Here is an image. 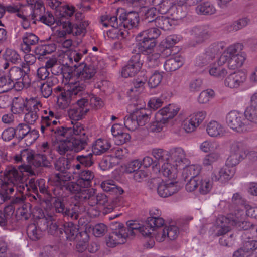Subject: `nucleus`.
Instances as JSON below:
<instances>
[{"mask_svg": "<svg viewBox=\"0 0 257 257\" xmlns=\"http://www.w3.org/2000/svg\"><path fill=\"white\" fill-rule=\"evenodd\" d=\"M85 89L86 84L79 82H76L67 90L63 89L59 86L54 88V93L57 95L59 107L64 109L74 104L77 97L84 93Z\"/></svg>", "mask_w": 257, "mask_h": 257, "instance_id": "nucleus-1", "label": "nucleus"}, {"mask_svg": "<svg viewBox=\"0 0 257 257\" xmlns=\"http://www.w3.org/2000/svg\"><path fill=\"white\" fill-rule=\"evenodd\" d=\"M243 48V45L239 43L230 45L219 57L218 63L223 65L227 62L231 69L241 67L245 60L244 56L239 54Z\"/></svg>", "mask_w": 257, "mask_h": 257, "instance_id": "nucleus-2", "label": "nucleus"}, {"mask_svg": "<svg viewBox=\"0 0 257 257\" xmlns=\"http://www.w3.org/2000/svg\"><path fill=\"white\" fill-rule=\"evenodd\" d=\"M56 199L53 202V205L56 213L61 214L73 220H77L80 214L85 211V207L80 202H77L70 207H66L62 198L55 196Z\"/></svg>", "mask_w": 257, "mask_h": 257, "instance_id": "nucleus-3", "label": "nucleus"}, {"mask_svg": "<svg viewBox=\"0 0 257 257\" xmlns=\"http://www.w3.org/2000/svg\"><path fill=\"white\" fill-rule=\"evenodd\" d=\"M179 110L178 106L173 104H170L159 110L155 114V121L151 126V131L157 132L161 131L163 125L169 119H171L176 115Z\"/></svg>", "mask_w": 257, "mask_h": 257, "instance_id": "nucleus-4", "label": "nucleus"}, {"mask_svg": "<svg viewBox=\"0 0 257 257\" xmlns=\"http://www.w3.org/2000/svg\"><path fill=\"white\" fill-rule=\"evenodd\" d=\"M245 114L233 110L229 112L226 115V121L228 126L234 131L239 133H243L250 129Z\"/></svg>", "mask_w": 257, "mask_h": 257, "instance_id": "nucleus-5", "label": "nucleus"}, {"mask_svg": "<svg viewBox=\"0 0 257 257\" xmlns=\"http://www.w3.org/2000/svg\"><path fill=\"white\" fill-rule=\"evenodd\" d=\"M60 181V185L57 183L53 185L55 187L52 189L55 196H58L59 197H65L66 194H64L65 191H67L71 193L75 194L76 199H78L80 202H84V200H82L79 197V195L83 192L85 189H82L83 188L81 185L78 183V182H68L69 181H64L63 182Z\"/></svg>", "mask_w": 257, "mask_h": 257, "instance_id": "nucleus-6", "label": "nucleus"}, {"mask_svg": "<svg viewBox=\"0 0 257 257\" xmlns=\"http://www.w3.org/2000/svg\"><path fill=\"white\" fill-rule=\"evenodd\" d=\"M70 161L65 158H60L55 163V168L59 171V173H55L51 177V180L52 185L56 183L60 185L61 182L65 181H70L71 179V174L66 171L70 168Z\"/></svg>", "mask_w": 257, "mask_h": 257, "instance_id": "nucleus-7", "label": "nucleus"}, {"mask_svg": "<svg viewBox=\"0 0 257 257\" xmlns=\"http://www.w3.org/2000/svg\"><path fill=\"white\" fill-rule=\"evenodd\" d=\"M114 230L106 239V244L108 247H114L117 244H123L128 237V233L123 225L119 223H116L112 225Z\"/></svg>", "mask_w": 257, "mask_h": 257, "instance_id": "nucleus-8", "label": "nucleus"}, {"mask_svg": "<svg viewBox=\"0 0 257 257\" xmlns=\"http://www.w3.org/2000/svg\"><path fill=\"white\" fill-rule=\"evenodd\" d=\"M79 197L85 202L92 207L95 205L106 206L108 204V198L106 195L103 193L95 194V191L92 190H85L79 195Z\"/></svg>", "mask_w": 257, "mask_h": 257, "instance_id": "nucleus-9", "label": "nucleus"}, {"mask_svg": "<svg viewBox=\"0 0 257 257\" xmlns=\"http://www.w3.org/2000/svg\"><path fill=\"white\" fill-rule=\"evenodd\" d=\"M74 67L78 78L81 81H84V82L80 81L78 82L85 84L86 86L93 79L96 73V69L94 66L87 65L84 63H81L78 65L75 64Z\"/></svg>", "mask_w": 257, "mask_h": 257, "instance_id": "nucleus-10", "label": "nucleus"}, {"mask_svg": "<svg viewBox=\"0 0 257 257\" xmlns=\"http://www.w3.org/2000/svg\"><path fill=\"white\" fill-rule=\"evenodd\" d=\"M225 47L223 42H215L211 44L206 50L205 53L198 58L201 62L198 63L199 65H204L208 63L213 60L216 56L220 54Z\"/></svg>", "mask_w": 257, "mask_h": 257, "instance_id": "nucleus-11", "label": "nucleus"}, {"mask_svg": "<svg viewBox=\"0 0 257 257\" xmlns=\"http://www.w3.org/2000/svg\"><path fill=\"white\" fill-rule=\"evenodd\" d=\"M29 183L30 184V187L32 189L33 192L36 194V196H30V201H37V198L39 199V201L42 199V196L39 195L38 193V187L40 192L46 196V200L48 201H51L52 198L51 194L49 190H48V187L45 185V181L44 179L38 180L36 182L33 179H31L29 180Z\"/></svg>", "mask_w": 257, "mask_h": 257, "instance_id": "nucleus-12", "label": "nucleus"}, {"mask_svg": "<svg viewBox=\"0 0 257 257\" xmlns=\"http://www.w3.org/2000/svg\"><path fill=\"white\" fill-rule=\"evenodd\" d=\"M14 129L15 137L19 141L26 138L29 141V143L32 144L38 137V132L35 129L31 130L29 125L27 123H20Z\"/></svg>", "mask_w": 257, "mask_h": 257, "instance_id": "nucleus-13", "label": "nucleus"}, {"mask_svg": "<svg viewBox=\"0 0 257 257\" xmlns=\"http://www.w3.org/2000/svg\"><path fill=\"white\" fill-rule=\"evenodd\" d=\"M41 108L42 104L40 101L33 98H30L26 110L28 112L24 117V121L28 125L34 124L39 118V112Z\"/></svg>", "mask_w": 257, "mask_h": 257, "instance_id": "nucleus-14", "label": "nucleus"}, {"mask_svg": "<svg viewBox=\"0 0 257 257\" xmlns=\"http://www.w3.org/2000/svg\"><path fill=\"white\" fill-rule=\"evenodd\" d=\"M44 137L49 138L53 142L69 139L68 127L59 125L47 127L45 132H41Z\"/></svg>", "mask_w": 257, "mask_h": 257, "instance_id": "nucleus-15", "label": "nucleus"}, {"mask_svg": "<svg viewBox=\"0 0 257 257\" xmlns=\"http://www.w3.org/2000/svg\"><path fill=\"white\" fill-rule=\"evenodd\" d=\"M242 211H239L237 215L229 214L225 218L226 222L232 225L235 226L239 230H248L253 225L250 222L243 220L242 217Z\"/></svg>", "mask_w": 257, "mask_h": 257, "instance_id": "nucleus-16", "label": "nucleus"}, {"mask_svg": "<svg viewBox=\"0 0 257 257\" xmlns=\"http://www.w3.org/2000/svg\"><path fill=\"white\" fill-rule=\"evenodd\" d=\"M180 189L177 182H162L158 185L157 192L160 197L166 198L177 193Z\"/></svg>", "mask_w": 257, "mask_h": 257, "instance_id": "nucleus-17", "label": "nucleus"}, {"mask_svg": "<svg viewBox=\"0 0 257 257\" xmlns=\"http://www.w3.org/2000/svg\"><path fill=\"white\" fill-rule=\"evenodd\" d=\"M246 78V75L243 72H234L230 74L225 78L224 84L230 88H236L244 82Z\"/></svg>", "mask_w": 257, "mask_h": 257, "instance_id": "nucleus-18", "label": "nucleus"}, {"mask_svg": "<svg viewBox=\"0 0 257 257\" xmlns=\"http://www.w3.org/2000/svg\"><path fill=\"white\" fill-rule=\"evenodd\" d=\"M119 25H122L125 29L136 28L139 22V15L134 12H131L128 14H122L119 16Z\"/></svg>", "mask_w": 257, "mask_h": 257, "instance_id": "nucleus-19", "label": "nucleus"}, {"mask_svg": "<svg viewBox=\"0 0 257 257\" xmlns=\"http://www.w3.org/2000/svg\"><path fill=\"white\" fill-rule=\"evenodd\" d=\"M64 233L62 235V238H65L67 240L70 241L74 240L76 238H78L79 236H82L83 235L87 237V234L85 231L78 232V229L72 222H67L63 226Z\"/></svg>", "mask_w": 257, "mask_h": 257, "instance_id": "nucleus-20", "label": "nucleus"}, {"mask_svg": "<svg viewBox=\"0 0 257 257\" xmlns=\"http://www.w3.org/2000/svg\"><path fill=\"white\" fill-rule=\"evenodd\" d=\"M27 161L30 164H32L35 167H49L50 166V163L47 159L46 154H35L29 151Z\"/></svg>", "mask_w": 257, "mask_h": 257, "instance_id": "nucleus-21", "label": "nucleus"}, {"mask_svg": "<svg viewBox=\"0 0 257 257\" xmlns=\"http://www.w3.org/2000/svg\"><path fill=\"white\" fill-rule=\"evenodd\" d=\"M71 126L68 127V137L83 138L87 135V130L83 124L78 121H71Z\"/></svg>", "mask_w": 257, "mask_h": 257, "instance_id": "nucleus-22", "label": "nucleus"}, {"mask_svg": "<svg viewBox=\"0 0 257 257\" xmlns=\"http://www.w3.org/2000/svg\"><path fill=\"white\" fill-rule=\"evenodd\" d=\"M22 39V49L25 53H29L31 50V47L36 45L39 40V37L32 32H26Z\"/></svg>", "mask_w": 257, "mask_h": 257, "instance_id": "nucleus-23", "label": "nucleus"}, {"mask_svg": "<svg viewBox=\"0 0 257 257\" xmlns=\"http://www.w3.org/2000/svg\"><path fill=\"white\" fill-rule=\"evenodd\" d=\"M138 43L137 45L139 51L145 54H149L153 51L157 44L156 40L149 39L146 37L137 38Z\"/></svg>", "mask_w": 257, "mask_h": 257, "instance_id": "nucleus-24", "label": "nucleus"}, {"mask_svg": "<svg viewBox=\"0 0 257 257\" xmlns=\"http://www.w3.org/2000/svg\"><path fill=\"white\" fill-rule=\"evenodd\" d=\"M196 41L197 43H201L209 39L211 32L207 26L195 27L192 30Z\"/></svg>", "mask_w": 257, "mask_h": 257, "instance_id": "nucleus-25", "label": "nucleus"}, {"mask_svg": "<svg viewBox=\"0 0 257 257\" xmlns=\"http://www.w3.org/2000/svg\"><path fill=\"white\" fill-rule=\"evenodd\" d=\"M111 146V143L108 140L98 139L93 144L92 151L95 155H100L107 152Z\"/></svg>", "mask_w": 257, "mask_h": 257, "instance_id": "nucleus-26", "label": "nucleus"}, {"mask_svg": "<svg viewBox=\"0 0 257 257\" xmlns=\"http://www.w3.org/2000/svg\"><path fill=\"white\" fill-rule=\"evenodd\" d=\"M245 114L250 121L257 123V93L251 96L250 105L246 109Z\"/></svg>", "mask_w": 257, "mask_h": 257, "instance_id": "nucleus-27", "label": "nucleus"}, {"mask_svg": "<svg viewBox=\"0 0 257 257\" xmlns=\"http://www.w3.org/2000/svg\"><path fill=\"white\" fill-rule=\"evenodd\" d=\"M184 63V58L180 55L171 56L164 64V68L167 71H174L179 68Z\"/></svg>", "mask_w": 257, "mask_h": 257, "instance_id": "nucleus-28", "label": "nucleus"}, {"mask_svg": "<svg viewBox=\"0 0 257 257\" xmlns=\"http://www.w3.org/2000/svg\"><path fill=\"white\" fill-rule=\"evenodd\" d=\"M29 71V67H26L25 64L23 65L22 67L14 66L10 69L8 77H9L15 84L17 80H20Z\"/></svg>", "mask_w": 257, "mask_h": 257, "instance_id": "nucleus-29", "label": "nucleus"}, {"mask_svg": "<svg viewBox=\"0 0 257 257\" xmlns=\"http://www.w3.org/2000/svg\"><path fill=\"white\" fill-rule=\"evenodd\" d=\"M206 131L212 137H221L225 133L224 127L216 121H211L208 124Z\"/></svg>", "mask_w": 257, "mask_h": 257, "instance_id": "nucleus-30", "label": "nucleus"}, {"mask_svg": "<svg viewBox=\"0 0 257 257\" xmlns=\"http://www.w3.org/2000/svg\"><path fill=\"white\" fill-rule=\"evenodd\" d=\"M29 99H24L21 97H15L12 101L11 111L13 114H19L22 113L24 109H27V105Z\"/></svg>", "mask_w": 257, "mask_h": 257, "instance_id": "nucleus-31", "label": "nucleus"}, {"mask_svg": "<svg viewBox=\"0 0 257 257\" xmlns=\"http://www.w3.org/2000/svg\"><path fill=\"white\" fill-rule=\"evenodd\" d=\"M5 176L8 178L10 182H5L4 183L15 184L16 182H20L22 180L23 174L22 171H18L14 167H9L6 170L5 172Z\"/></svg>", "mask_w": 257, "mask_h": 257, "instance_id": "nucleus-32", "label": "nucleus"}, {"mask_svg": "<svg viewBox=\"0 0 257 257\" xmlns=\"http://www.w3.org/2000/svg\"><path fill=\"white\" fill-rule=\"evenodd\" d=\"M94 178V173L89 170L86 169L79 173L77 182L83 188H88L91 186L92 181Z\"/></svg>", "mask_w": 257, "mask_h": 257, "instance_id": "nucleus-33", "label": "nucleus"}, {"mask_svg": "<svg viewBox=\"0 0 257 257\" xmlns=\"http://www.w3.org/2000/svg\"><path fill=\"white\" fill-rule=\"evenodd\" d=\"M186 154L184 150L181 148L174 149L171 152L172 159L175 162L176 166H181L188 163V159L186 158Z\"/></svg>", "mask_w": 257, "mask_h": 257, "instance_id": "nucleus-34", "label": "nucleus"}, {"mask_svg": "<svg viewBox=\"0 0 257 257\" xmlns=\"http://www.w3.org/2000/svg\"><path fill=\"white\" fill-rule=\"evenodd\" d=\"M56 50V46L54 43L43 44L38 45L35 49V55L37 56L38 60L41 59L42 56L46 55L53 52Z\"/></svg>", "mask_w": 257, "mask_h": 257, "instance_id": "nucleus-35", "label": "nucleus"}, {"mask_svg": "<svg viewBox=\"0 0 257 257\" xmlns=\"http://www.w3.org/2000/svg\"><path fill=\"white\" fill-rule=\"evenodd\" d=\"M13 192L14 185L12 184L3 183L0 188V205L10 200V195Z\"/></svg>", "mask_w": 257, "mask_h": 257, "instance_id": "nucleus-36", "label": "nucleus"}, {"mask_svg": "<svg viewBox=\"0 0 257 257\" xmlns=\"http://www.w3.org/2000/svg\"><path fill=\"white\" fill-rule=\"evenodd\" d=\"M54 150L61 155H64L71 149V140L69 139H65L54 142Z\"/></svg>", "mask_w": 257, "mask_h": 257, "instance_id": "nucleus-37", "label": "nucleus"}, {"mask_svg": "<svg viewBox=\"0 0 257 257\" xmlns=\"http://www.w3.org/2000/svg\"><path fill=\"white\" fill-rule=\"evenodd\" d=\"M71 140V151L75 152H79L81 150L85 149L88 145V136H85L83 138H72Z\"/></svg>", "mask_w": 257, "mask_h": 257, "instance_id": "nucleus-38", "label": "nucleus"}, {"mask_svg": "<svg viewBox=\"0 0 257 257\" xmlns=\"http://www.w3.org/2000/svg\"><path fill=\"white\" fill-rule=\"evenodd\" d=\"M15 210V207L12 205H8L3 211L0 210V226H6L10 222Z\"/></svg>", "mask_w": 257, "mask_h": 257, "instance_id": "nucleus-39", "label": "nucleus"}, {"mask_svg": "<svg viewBox=\"0 0 257 257\" xmlns=\"http://www.w3.org/2000/svg\"><path fill=\"white\" fill-rule=\"evenodd\" d=\"M230 151L245 158L247 156L246 145L241 141H234L230 144Z\"/></svg>", "mask_w": 257, "mask_h": 257, "instance_id": "nucleus-40", "label": "nucleus"}, {"mask_svg": "<svg viewBox=\"0 0 257 257\" xmlns=\"http://www.w3.org/2000/svg\"><path fill=\"white\" fill-rule=\"evenodd\" d=\"M128 35V31L125 29L122 25L112 27V28L107 32L108 36L113 39H122L126 38Z\"/></svg>", "mask_w": 257, "mask_h": 257, "instance_id": "nucleus-41", "label": "nucleus"}, {"mask_svg": "<svg viewBox=\"0 0 257 257\" xmlns=\"http://www.w3.org/2000/svg\"><path fill=\"white\" fill-rule=\"evenodd\" d=\"M201 167L198 165H191L185 167L182 172L183 177L186 180L188 178H200L198 176L200 172Z\"/></svg>", "mask_w": 257, "mask_h": 257, "instance_id": "nucleus-42", "label": "nucleus"}, {"mask_svg": "<svg viewBox=\"0 0 257 257\" xmlns=\"http://www.w3.org/2000/svg\"><path fill=\"white\" fill-rule=\"evenodd\" d=\"M160 171L163 176L170 180L175 179L177 176V170L175 165H172L170 163H164Z\"/></svg>", "mask_w": 257, "mask_h": 257, "instance_id": "nucleus-43", "label": "nucleus"}, {"mask_svg": "<svg viewBox=\"0 0 257 257\" xmlns=\"http://www.w3.org/2000/svg\"><path fill=\"white\" fill-rule=\"evenodd\" d=\"M102 189L105 192L115 195H121L123 193V189L113 183L112 180H107L102 182L101 184Z\"/></svg>", "mask_w": 257, "mask_h": 257, "instance_id": "nucleus-44", "label": "nucleus"}, {"mask_svg": "<svg viewBox=\"0 0 257 257\" xmlns=\"http://www.w3.org/2000/svg\"><path fill=\"white\" fill-rule=\"evenodd\" d=\"M56 23L59 26V28L56 31V34L58 37L64 38L67 34H70L71 29L69 21H63L62 19L58 20Z\"/></svg>", "mask_w": 257, "mask_h": 257, "instance_id": "nucleus-45", "label": "nucleus"}, {"mask_svg": "<svg viewBox=\"0 0 257 257\" xmlns=\"http://www.w3.org/2000/svg\"><path fill=\"white\" fill-rule=\"evenodd\" d=\"M148 29L143 31L137 35V38L146 37L149 39L156 40L161 34L160 30L155 26H148Z\"/></svg>", "mask_w": 257, "mask_h": 257, "instance_id": "nucleus-46", "label": "nucleus"}, {"mask_svg": "<svg viewBox=\"0 0 257 257\" xmlns=\"http://www.w3.org/2000/svg\"><path fill=\"white\" fill-rule=\"evenodd\" d=\"M139 126H144L150 120L149 111L140 109L133 112Z\"/></svg>", "mask_w": 257, "mask_h": 257, "instance_id": "nucleus-47", "label": "nucleus"}, {"mask_svg": "<svg viewBox=\"0 0 257 257\" xmlns=\"http://www.w3.org/2000/svg\"><path fill=\"white\" fill-rule=\"evenodd\" d=\"M196 12L200 15H212L215 13L216 9L211 3H203L196 7Z\"/></svg>", "mask_w": 257, "mask_h": 257, "instance_id": "nucleus-48", "label": "nucleus"}, {"mask_svg": "<svg viewBox=\"0 0 257 257\" xmlns=\"http://www.w3.org/2000/svg\"><path fill=\"white\" fill-rule=\"evenodd\" d=\"M172 21L169 18L164 16H157L155 18L154 23V26L164 30H168L172 25Z\"/></svg>", "mask_w": 257, "mask_h": 257, "instance_id": "nucleus-49", "label": "nucleus"}, {"mask_svg": "<svg viewBox=\"0 0 257 257\" xmlns=\"http://www.w3.org/2000/svg\"><path fill=\"white\" fill-rule=\"evenodd\" d=\"M88 21H82L79 23H76L72 25L70 22V34L72 33L73 35L79 36L84 35L86 32V28L88 26Z\"/></svg>", "mask_w": 257, "mask_h": 257, "instance_id": "nucleus-50", "label": "nucleus"}, {"mask_svg": "<svg viewBox=\"0 0 257 257\" xmlns=\"http://www.w3.org/2000/svg\"><path fill=\"white\" fill-rule=\"evenodd\" d=\"M249 22L247 18H243L233 22L232 24L227 25L225 30L229 32L237 31L246 26Z\"/></svg>", "mask_w": 257, "mask_h": 257, "instance_id": "nucleus-51", "label": "nucleus"}, {"mask_svg": "<svg viewBox=\"0 0 257 257\" xmlns=\"http://www.w3.org/2000/svg\"><path fill=\"white\" fill-rule=\"evenodd\" d=\"M147 77L146 73L144 71H141L139 76L134 80L133 82L134 87L131 88L130 89V91H138L139 89L143 88L147 80Z\"/></svg>", "mask_w": 257, "mask_h": 257, "instance_id": "nucleus-52", "label": "nucleus"}, {"mask_svg": "<svg viewBox=\"0 0 257 257\" xmlns=\"http://www.w3.org/2000/svg\"><path fill=\"white\" fill-rule=\"evenodd\" d=\"M147 57V65L148 67L154 68L158 66L161 60L160 53L152 51L150 53L145 54Z\"/></svg>", "mask_w": 257, "mask_h": 257, "instance_id": "nucleus-53", "label": "nucleus"}, {"mask_svg": "<svg viewBox=\"0 0 257 257\" xmlns=\"http://www.w3.org/2000/svg\"><path fill=\"white\" fill-rule=\"evenodd\" d=\"M198 182V188L200 194L205 195L211 190L212 184L208 178L200 177Z\"/></svg>", "mask_w": 257, "mask_h": 257, "instance_id": "nucleus-54", "label": "nucleus"}, {"mask_svg": "<svg viewBox=\"0 0 257 257\" xmlns=\"http://www.w3.org/2000/svg\"><path fill=\"white\" fill-rule=\"evenodd\" d=\"M28 236L32 240L39 239L42 235V230L35 224H29L27 229Z\"/></svg>", "mask_w": 257, "mask_h": 257, "instance_id": "nucleus-55", "label": "nucleus"}, {"mask_svg": "<svg viewBox=\"0 0 257 257\" xmlns=\"http://www.w3.org/2000/svg\"><path fill=\"white\" fill-rule=\"evenodd\" d=\"M4 58L6 61L10 62L12 64H18L21 61L20 55L16 50L11 49L6 50Z\"/></svg>", "mask_w": 257, "mask_h": 257, "instance_id": "nucleus-56", "label": "nucleus"}, {"mask_svg": "<svg viewBox=\"0 0 257 257\" xmlns=\"http://www.w3.org/2000/svg\"><path fill=\"white\" fill-rule=\"evenodd\" d=\"M45 12V9L42 3L35 4L32 13L30 14L34 18V24H36V22L39 21Z\"/></svg>", "mask_w": 257, "mask_h": 257, "instance_id": "nucleus-57", "label": "nucleus"}, {"mask_svg": "<svg viewBox=\"0 0 257 257\" xmlns=\"http://www.w3.org/2000/svg\"><path fill=\"white\" fill-rule=\"evenodd\" d=\"M235 170L234 168H231L230 166L225 165V167L220 169V178L221 182H226L233 177L235 174Z\"/></svg>", "mask_w": 257, "mask_h": 257, "instance_id": "nucleus-58", "label": "nucleus"}, {"mask_svg": "<svg viewBox=\"0 0 257 257\" xmlns=\"http://www.w3.org/2000/svg\"><path fill=\"white\" fill-rule=\"evenodd\" d=\"M100 23L105 27H107L109 26L116 27L119 25L117 17L108 15H103L101 17Z\"/></svg>", "mask_w": 257, "mask_h": 257, "instance_id": "nucleus-59", "label": "nucleus"}, {"mask_svg": "<svg viewBox=\"0 0 257 257\" xmlns=\"http://www.w3.org/2000/svg\"><path fill=\"white\" fill-rule=\"evenodd\" d=\"M157 8L152 7L148 9L145 13L144 22L147 26H154V22L157 17Z\"/></svg>", "mask_w": 257, "mask_h": 257, "instance_id": "nucleus-60", "label": "nucleus"}, {"mask_svg": "<svg viewBox=\"0 0 257 257\" xmlns=\"http://www.w3.org/2000/svg\"><path fill=\"white\" fill-rule=\"evenodd\" d=\"M163 74L161 72L155 71L148 79V85L151 88L157 87L161 82Z\"/></svg>", "mask_w": 257, "mask_h": 257, "instance_id": "nucleus-61", "label": "nucleus"}, {"mask_svg": "<svg viewBox=\"0 0 257 257\" xmlns=\"http://www.w3.org/2000/svg\"><path fill=\"white\" fill-rule=\"evenodd\" d=\"M86 110H80L77 107L70 109L68 111V115L69 117L72 120L71 121H78L82 119L83 116L86 114Z\"/></svg>", "mask_w": 257, "mask_h": 257, "instance_id": "nucleus-62", "label": "nucleus"}, {"mask_svg": "<svg viewBox=\"0 0 257 257\" xmlns=\"http://www.w3.org/2000/svg\"><path fill=\"white\" fill-rule=\"evenodd\" d=\"M146 224L150 227L152 230L156 228H160L164 224V220L162 218L158 216H151L148 217Z\"/></svg>", "mask_w": 257, "mask_h": 257, "instance_id": "nucleus-63", "label": "nucleus"}, {"mask_svg": "<svg viewBox=\"0 0 257 257\" xmlns=\"http://www.w3.org/2000/svg\"><path fill=\"white\" fill-rule=\"evenodd\" d=\"M221 65L218 63V65L216 64L212 65L209 69V74L216 77H223L227 74V71L225 68L222 67Z\"/></svg>", "mask_w": 257, "mask_h": 257, "instance_id": "nucleus-64", "label": "nucleus"}]
</instances>
